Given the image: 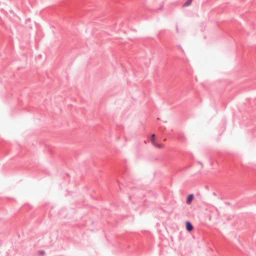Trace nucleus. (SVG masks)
<instances>
[{
	"instance_id": "f257e3e1",
	"label": "nucleus",
	"mask_w": 256,
	"mask_h": 256,
	"mask_svg": "<svg viewBox=\"0 0 256 256\" xmlns=\"http://www.w3.org/2000/svg\"><path fill=\"white\" fill-rule=\"evenodd\" d=\"M193 199H194V195L192 194H189L188 196V198H187L186 203L188 204H191V202L192 201Z\"/></svg>"
},
{
	"instance_id": "0eeeda50",
	"label": "nucleus",
	"mask_w": 256,
	"mask_h": 256,
	"mask_svg": "<svg viewBox=\"0 0 256 256\" xmlns=\"http://www.w3.org/2000/svg\"><path fill=\"white\" fill-rule=\"evenodd\" d=\"M176 32L178 33L179 32V30H178V27L177 26H176Z\"/></svg>"
},
{
	"instance_id": "f03ea898",
	"label": "nucleus",
	"mask_w": 256,
	"mask_h": 256,
	"mask_svg": "<svg viewBox=\"0 0 256 256\" xmlns=\"http://www.w3.org/2000/svg\"><path fill=\"white\" fill-rule=\"evenodd\" d=\"M186 230L188 232L192 230L193 229V226L189 222H186Z\"/></svg>"
},
{
	"instance_id": "39448f33",
	"label": "nucleus",
	"mask_w": 256,
	"mask_h": 256,
	"mask_svg": "<svg viewBox=\"0 0 256 256\" xmlns=\"http://www.w3.org/2000/svg\"><path fill=\"white\" fill-rule=\"evenodd\" d=\"M156 147L158 148H162L163 146V145L162 144H158L156 142V144H154Z\"/></svg>"
},
{
	"instance_id": "20e7f679",
	"label": "nucleus",
	"mask_w": 256,
	"mask_h": 256,
	"mask_svg": "<svg viewBox=\"0 0 256 256\" xmlns=\"http://www.w3.org/2000/svg\"><path fill=\"white\" fill-rule=\"evenodd\" d=\"M155 138H156L155 135L152 134L151 136L150 140L153 145L156 144Z\"/></svg>"
},
{
	"instance_id": "7ed1b4c3",
	"label": "nucleus",
	"mask_w": 256,
	"mask_h": 256,
	"mask_svg": "<svg viewBox=\"0 0 256 256\" xmlns=\"http://www.w3.org/2000/svg\"><path fill=\"white\" fill-rule=\"evenodd\" d=\"M192 0H187V1L184 4L183 6L186 7L190 6L192 2Z\"/></svg>"
},
{
	"instance_id": "423d86ee",
	"label": "nucleus",
	"mask_w": 256,
	"mask_h": 256,
	"mask_svg": "<svg viewBox=\"0 0 256 256\" xmlns=\"http://www.w3.org/2000/svg\"><path fill=\"white\" fill-rule=\"evenodd\" d=\"M38 254H39V255H40V256H43V255H44V254L45 252H44V250H40V251H38Z\"/></svg>"
}]
</instances>
